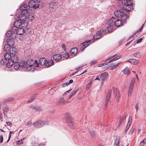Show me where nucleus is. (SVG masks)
Instances as JSON below:
<instances>
[{
    "mask_svg": "<svg viewBox=\"0 0 146 146\" xmlns=\"http://www.w3.org/2000/svg\"><path fill=\"white\" fill-rule=\"evenodd\" d=\"M103 32L104 31L103 30H99L97 32L96 35L94 36V39H92L91 40H88L87 42L85 41L82 43L80 46L81 50L82 51H83L91 43L93 42L95 40L100 38Z\"/></svg>",
    "mask_w": 146,
    "mask_h": 146,
    "instance_id": "obj_1",
    "label": "nucleus"
},
{
    "mask_svg": "<svg viewBox=\"0 0 146 146\" xmlns=\"http://www.w3.org/2000/svg\"><path fill=\"white\" fill-rule=\"evenodd\" d=\"M33 60L29 59L27 61H24L21 63H20V66L23 68L24 71L33 72L34 71V69H33Z\"/></svg>",
    "mask_w": 146,
    "mask_h": 146,
    "instance_id": "obj_2",
    "label": "nucleus"
},
{
    "mask_svg": "<svg viewBox=\"0 0 146 146\" xmlns=\"http://www.w3.org/2000/svg\"><path fill=\"white\" fill-rule=\"evenodd\" d=\"M28 7L27 4H24L20 7L21 10V15L19 16L20 19L22 20V22H24L25 19H27L26 15L28 12Z\"/></svg>",
    "mask_w": 146,
    "mask_h": 146,
    "instance_id": "obj_3",
    "label": "nucleus"
},
{
    "mask_svg": "<svg viewBox=\"0 0 146 146\" xmlns=\"http://www.w3.org/2000/svg\"><path fill=\"white\" fill-rule=\"evenodd\" d=\"M133 3V2L132 0H128L125 1V4H123L125 5L123 6L122 10H123V12L125 14H126L127 12H128L131 10Z\"/></svg>",
    "mask_w": 146,
    "mask_h": 146,
    "instance_id": "obj_4",
    "label": "nucleus"
},
{
    "mask_svg": "<svg viewBox=\"0 0 146 146\" xmlns=\"http://www.w3.org/2000/svg\"><path fill=\"white\" fill-rule=\"evenodd\" d=\"M45 58H40L39 60V62H38L37 60H33L34 63L33 65L34 66L33 67V69L35 70V67H40V66H43L45 65L46 66V61Z\"/></svg>",
    "mask_w": 146,
    "mask_h": 146,
    "instance_id": "obj_5",
    "label": "nucleus"
},
{
    "mask_svg": "<svg viewBox=\"0 0 146 146\" xmlns=\"http://www.w3.org/2000/svg\"><path fill=\"white\" fill-rule=\"evenodd\" d=\"M114 14L116 17H120L123 20H125L128 18V16L125 14L123 10L121 9L120 10H116L114 12Z\"/></svg>",
    "mask_w": 146,
    "mask_h": 146,
    "instance_id": "obj_6",
    "label": "nucleus"
},
{
    "mask_svg": "<svg viewBox=\"0 0 146 146\" xmlns=\"http://www.w3.org/2000/svg\"><path fill=\"white\" fill-rule=\"evenodd\" d=\"M48 125V122L47 121H37L33 123V125L35 128H39L45 125Z\"/></svg>",
    "mask_w": 146,
    "mask_h": 146,
    "instance_id": "obj_7",
    "label": "nucleus"
},
{
    "mask_svg": "<svg viewBox=\"0 0 146 146\" xmlns=\"http://www.w3.org/2000/svg\"><path fill=\"white\" fill-rule=\"evenodd\" d=\"M11 31L13 33L19 35H22L24 33V30L22 27L18 28L17 27H13L11 28Z\"/></svg>",
    "mask_w": 146,
    "mask_h": 146,
    "instance_id": "obj_8",
    "label": "nucleus"
},
{
    "mask_svg": "<svg viewBox=\"0 0 146 146\" xmlns=\"http://www.w3.org/2000/svg\"><path fill=\"white\" fill-rule=\"evenodd\" d=\"M135 82V79L134 78H133L131 80L130 85L128 88V96H131L133 92Z\"/></svg>",
    "mask_w": 146,
    "mask_h": 146,
    "instance_id": "obj_9",
    "label": "nucleus"
},
{
    "mask_svg": "<svg viewBox=\"0 0 146 146\" xmlns=\"http://www.w3.org/2000/svg\"><path fill=\"white\" fill-rule=\"evenodd\" d=\"M111 90H109L108 91V93L106 97L105 102L104 104V108L105 109L106 108L108 104L109 103L111 95Z\"/></svg>",
    "mask_w": 146,
    "mask_h": 146,
    "instance_id": "obj_10",
    "label": "nucleus"
},
{
    "mask_svg": "<svg viewBox=\"0 0 146 146\" xmlns=\"http://www.w3.org/2000/svg\"><path fill=\"white\" fill-rule=\"evenodd\" d=\"M4 61L3 59H2L1 61V64H4L6 63L5 60H8L11 58V55L10 53H6L4 55Z\"/></svg>",
    "mask_w": 146,
    "mask_h": 146,
    "instance_id": "obj_11",
    "label": "nucleus"
},
{
    "mask_svg": "<svg viewBox=\"0 0 146 146\" xmlns=\"http://www.w3.org/2000/svg\"><path fill=\"white\" fill-rule=\"evenodd\" d=\"M112 89L113 92L114 94L115 95V97L117 99V100L118 101L120 97L119 90L117 88L115 87H113Z\"/></svg>",
    "mask_w": 146,
    "mask_h": 146,
    "instance_id": "obj_12",
    "label": "nucleus"
},
{
    "mask_svg": "<svg viewBox=\"0 0 146 146\" xmlns=\"http://www.w3.org/2000/svg\"><path fill=\"white\" fill-rule=\"evenodd\" d=\"M29 7H33L35 9L39 7L38 4H37L33 0H31L29 1Z\"/></svg>",
    "mask_w": 146,
    "mask_h": 146,
    "instance_id": "obj_13",
    "label": "nucleus"
},
{
    "mask_svg": "<svg viewBox=\"0 0 146 146\" xmlns=\"http://www.w3.org/2000/svg\"><path fill=\"white\" fill-rule=\"evenodd\" d=\"M66 122L68 123V125L72 129L74 128V124L73 123L72 119L71 118H69L68 119H66Z\"/></svg>",
    "mask_w": 146,
    "mask_h": 146,
    "instance_id": "obj_14",
    "label": "nucleus"
},
{
    "mask_svg": "<svg viewBox=\"0 0 146 146\" xmlns=\"http://www.w3.org/2000/svg\"><path fill=\"white\" fill-rule=\"evenodd\" d=\"M108 77V74L107 72H105L101 74L100 76V78L101 80L104 81L107 79Z\"/></svg>",
    "mask_w": 146,
    "mask_h": 146,
    "instance_id": "obj_15",
    "label": "nucleus"
},
{
    "mask_svg": "<svg viewBox=\"0 0 146 146\" xmlns=\"http://www.w3.org/2000/svg\"><path fill=\"white\" fill-rule=\"evenodd\" d=\"M53 59L56 61L62 60L63 58H62V55L60 54H56L53 56Z\"/></svg>",
    "mask_w": 146,
    "mask_h": 146,
    "instance_id": "obj_16",
    "label": "nucleus"
},
{
    "mask_svg": "<svg viewBox=\"0 0 146 146\" xmlns=\"http://www.w3.org/2000/svg\"><path fill=\"white\" fill-rule=\"evenodd\" d=\"M121 57V55L117 56L116 55H115L113 56L112 57L109 58H108L106 60H110L113 57V58L111 59L109 61V62H110L120 58Z\"/></svg>",
    "mask_w": 146,
    "mask_h": 146,
    "instance_id": "obj_17",
    "label": "nucleus"
},
{
    "mask_svg": "<svg viewBox=\"0 0 146 146\" xmlns=\"http://www.w3.org/2000/svg\"><path fill=\"white\" fill-rule=\"evenodd\" d=\"M78 49L76 48H72L70 51L71 55L73 56H75L77 54Z\"/></svg>",
    "mask_w": 146,
    "mask_h": 146,
    "instance_id": "obj_18",
    "label": "nucleus"
},
{
    "mask_svg": "<svg viewBox=\"0 0 146 146\" xmlns=\"http://www.w3.org/2000/svg\"><path fill=\"white\" fill-rule=\"evenodd\" d=\"M54 64V62L53 60H48L46 61V68H48Z\"/></svg>",
    "mask_w": 146,
    "mask_h": 146,
    "instance_id": "obj_19",
    "label": "nucleus"
},
{
    "mask_svg": "<svg viewBox=\"0 0 146 146\" xmlns=\"http://www.w3.org/2000/svg\"><path fill=\"white\" fill-rule=\"evenodd\" d=\"M10 53L13 54H15L17 53V48L15 46L9 48Z\"/></svg>",
    "mask_w": 146,
    "mask_h": 146,
    "instance_id": "obj_20",
    "label": "nucleus"
},
{
    "mask_svg": "<svg viewBox=\"0 0 146 146\" xmlns=\"http://www.w3.org/2000/svg\"><path fill=\"white\" fill-rule=\"evenodd\" d=\"M8 44L10 46H13L15 44V42L13 38H9L7 39Z\"/></svg>",
    "mask_w": 146,
    "mask_h": 146,
    "instance_id": "obj_21",
    "label": "nucleus"
},
{
    "mask_svg": "<svg viewBox=\"0 0 146 146\" xmlns=\"http://www.w3.org/2000/svg\"><path fill=\"white\" fill-rule=\"evenodd\" d=\"M120 64V62H119L117 64H111L110 67V70H112L115 69L119 66Z\"/></svg>",
    "mask_w": 146,
    "mask_h": 146,
    "instance_id": "obj_22",
    "label": "nucleus"
},
{
    "mask_svg": "<svg viewBox=\"0 0 146 146\" xmlns=\"http://www.w3.org/2000/svg\"><path fill=\"white\" fill-rule=\"evenodd\" d=\"M116 20V19L114 17H112L111 19H110L108 22V24L110 25L113 26L114 25V22Z\"/></svg>",
    "mask_w": 146,
    "mask_h": 146,
    "instance_id": "obj_23",
    "label": "nucleus"
},
{
    "mask_svg": "<svg viewBox=\"0 0 146 146\" xmlns=\"http://www.w3.org/2000/svg\"><path fill=\"white\" fill-rule=\"evenodd\" d=\"M3 114L5 118L6 119L7 118V115L6 113L9 110V108L8 106H7L3 108Z\"/></svg>",
    "mask_w": 146,
    "mask_h": 146,
    "instance_id": "obj_24",
    "label": "nucleus"
},
{
    "mask_svg": "<svg viewBox=\"0 0 146 146\" xmlns=\"http://www.w3.org/2000/svg\"><path fill=\"white\" fill-rule=\"evenodd\" d=\"M122 21L120 20H116V21L114 22V25L116 27H119L120 25H122Z\"/></svg>",
    "mask_w": 146,
    "mask_h": 146,
    "instance_id": "obj_25",
    "label": "nucleus"
},
{
    "mask_svg": "<svg viewBox=\"0 0 146 146\" xmlns=\"http://www.w3.org/2000/svg\"><path fill=\"white\" fill-rule=\"evenodd\" d=\"M11 60H10L11 62L13 64L18 62V58L15 55H13L11 56Z\"/></svg>",
    "mask_w": 146,
    "mask_h": 146,
    "instance_id": "obj_26",
    "label": "nucleus"
},
{
    "mask_svg": "<svg viewBox=\"0 0 146 146\" xmlns=\"http://www.w3.org/2000/svg\"><path fill=\"white\" fill-rule=\"evenodd\" d=\"M22 22L21 20L17 21L14 23V27L19 26L22 25Z\"/></svg>",
    "mask_w": 146,
    "mask_h": 146,
    "instance_id": "obj_27",
    "label": "nucleus"
},
{
    "mask_svg": "<svg viewBox=\"0 0 146 146\" xmlns=\"http://www.w3.org/2000/svg\"><path fill=\"white\" fill-rule=\"evenodd\" d=\"M120 140V137H117L115 141V143L114 144V146H120L119 145Z\"/></svg>",
    "mask_w": 146,
    "mask_h": 146,
    "instance_id": "obj_28",
    "label": "nucleus"
},
{
    "mask_svg": "<svg viewBox=\"0 0 146 146\" xmlns=\"http://www.w3.org/2000/svg\"><path fill=\"white\" fill-rule=\"evenodd\" d=\"M113 27V26L110 25V26L108 27L105 30V32L106 33H109L111 32L113 29L112 28Z\"/></svg>",
    "mask_w": 146,
    "mask_h": 146,
    "instance_id": "obj_29",
    "label": "nucleus"
},
{
    "mask_svg": "<svg viewBox=\"0 0 146 146\" xmlns=\"http://www.w3.org/2000/svg\"><path fill=\"white\" fill-rule=\"evenodd\" d=\"M128 61L132 64H138L139 63V60H136L134 59H131Z\"/></svg>",
    "mask_w": 146,
    "mask_h": 146,
    "instance_id": "obj_30",
    "label": "nucleus"
},
{
    "mask_svg": "<svg viewBox=\"0 0 146 146\" xmlns=\"http://www.w3.org/2000/svg\"><path fill=\"white\" fill-rule=\"evenodd\" d=\"M14 63V68L16 70H17L20 67V64L19 62H17Z\"/></svg>",
    "mask_w": 146,
    "mask_h": 146,
    "instance_id": "obj_31",
    "label": "nucleus"
},
{
    "mask_svg": "<svg viewBox=\"0 0 146 146\" xmlns=\"http://www.w3.org/2000/svg\"><path fill=\"white\" fill-rule=\"evenodd\" d=\"M62 58H65L66 59H67L69 58L70 56L68 53H65L64 52H63L62 53Z\"/></svg>",
    "mask_w": 146,
    "mask_h": 146,
    "instance_id": "obj_32",
    "label": "nucleus"
},
{
    "mask_svg": "<svg viewBox=\"0 0 146 146\" xmlns=\"http://www.w3.org/2000/svg\"><path fill=\"white\" fill-rule=\"evenodd\" d=\"M27 19H28L29 20L32 21L34 18V16L33 14H31L29 15L27 17Z\"/></svg>",
    "mask_w": 146,
    "mask_h": 146,
    "instance_id": "obj_33",
    "label": "nucleus"
},
{
    "mask_svg": "<svg viewBox=\"0 0 146 146\" xmlns=\"http://www.w3.org/2000/svg\"><path fill=\"white\" fill-rule=\"evenodd\" d=\"M129 68L128 67H126L122 71V72L124 74H128L129 73Z\"/></svg>",
    "mask_w": 146,
    "mask_h": 146,
    "instance_id": "obj_34",
    "label": "nucleus"
},
{
    "mask_svg": "<svg viewBox=\"0 0 146 146\" xmlns=\"http://www.w3.org/2000/svg\"><path fill=\"white\" fill-rule=\"evenodd\" d=\"M28 23L26 21H25L24 22H22L21 26L22 27L26 28L28 26Z\"/></svg>",
    "mask_w": 146,
    "mask_h": 146,
    "instance_id": "obj_35",
    "label": "nucleus"
},
{
    "mask_svg": "<svg viewBox=\"0 0 146 146\" xmlns=\"http://www.w3.org/2000/svg\"><path fill=\"white\" fill-rule=\"evenodd\" d=\"M90 133L93 139H95L96 137V134L94 131H90Z\"/></svg>",
    "mask_w": 146,
    "mask_h": 146,
    "instance_id": "obj_36",
    "label": "nucleus"
},
{
    "mask_svg": "<svg viewBox=\"0 0 146 146\" xmlns=\"http://www.w3.org/2000/svg\"><path fill=\"white\" fill-rule=\"evenodd\" d=\"M57 6V3L56 2H54L50 4V7L52 8H55Z\"/></svg>",
    "mask_w": 146,
    "mask_h": 146,
    "instance_id": "obj_37",
    "label": "nucleus"
},
{
    "mask_svg": "<svg viewBox=\"0 0 146 146\" xmlns=\"http://www.w3.org/2000/svg\"><path fill=\"white\" fill-rule=\"evenodd\" d=\"M12 31H7L6 33V36L7 37L11 36L12 33Z\"/></svg>",
    "mask_w": 146,
    "mask_h": 146,
    "instance_id": "obj_38",
    "label": "nucleus"
},
{
    "mask_svg": "<svg viewBox=\"0 0 146 146\" xmlns=\"http://www.w3.org/2000/svg\"><path fill=\"white\" fill-rule=\"evenodd\" d=\"M10 46L8 44H5L3 49L4 50V51H7V50H8Z\"/></svg>",
    "mask_w": 146,
    "mask_h": 146,
    "instance_id": "obj_39",
    "label": "nucleus"
},
{
    "mask_svg": "<svg viewBox=\"0 0 146 146\" xmlns=\"http://www.w3.org/2000/svg\"><path fill=\"white\" fill-rule=\"evenodd\" d=\"M14 64L10 60L6 64L8 68H10Z\"/></svg>",
    "mask_w": 146,
    "mask_h": 146,
    "instance_id": "obj_40",
    "label": "nucleus"
},
{
    "mask_svg": "<svg viewBox=\"0 0 146 146\" xmlns=\"http://www.w3.org/2000/svg\"><path fill=\"white\" fill-rule=\"evenodd\" d=\"M125 119V117H121L120 118L119 123V126L122 123L123 121Z\"/></svg>",
    "mask_w": 146,
    "mask_h": 146,
    "instance_id": "obj_41",
    "label": "nucleus"
},
{
    "mask_svg": "<svg viewBox=\"0 0 146 146\" xmlns=\"http://www.w3.org/2000/svg\"><path fill=\"white\" fill-rule=\"evenodd\" d=\"M35 96H33L31 97V98L28 100L27 102L28 103H30L31 102H32L33 100L35 99Z\"/></svg>",
    "mask_w": 146,
    "mask_h": 146,
    "instance_id": "obj_42",
    "label": "nucleus"
},
{
    "mask_svg": "<svg viewBox=\"0 0 146 146\" xmlns=\"http://www.w3.org/2000/svg\"><path fill=\"white\" fill-rule=\"evenodd\" d=\"M146 143V139H145L141 142V143L139 144V145L140 146H142L144 145V144Z\"/></svg>",
    "mask_w": 146,
    "mask_h": 146,
    "instance_id": "obj_43",
    "label": "nucleus"
},
{
    "mask_svg": "<svg viewBox=\"0 0 146 146\" xmlns=\"http://www.w3.org/2000/svg\"><path fill=\"white\" fill-rule=\"evenodd\" d=\"M130 125H130V123H128V124L126 126V127L125 130V133H126V132L127 131L128 129L129 128Z\"/></svg>",
    "mask_w": 146,
    "mask_h": 146,
    "instance_id": "obj_44",
    "label": "nucleus"
},
{
    "mask_svg": "<svg viewBox=\"0 0 146 146\" xmlns=\"http://www.w3.org/2000/svg\"><path fill=\"white\" fill-rule=\"evenodd\" d=\"M72 90V89H70L65 92V93L63 95V96H65L66 95H67L68 93H69Z\"/></svg>",
    "mask_w": 146,
    "mask_h": 146,
    "instance_id": "obj_45",
    "label": "nucleus"
},
{
    "mask_svg": "<svg viewBox=\"0 0 146 146\" xmlns=\"http://www.w3.org/2000/svg\"><path fill=\"white\" fill-rule=\"evenodd\" d=\"M141 55L140 52H138L134 54V56L138 57H139Z\"/></svg>",
    "mask_w": 146,
    "mask_h": 146,
    "instance_id": "obj_46",
    "label": "nucleus"
},
{
    "mask_svg": "<svg viewBox=\"0 0 146 146\" xmlns=\"http://www.w3.org/2000/svg\"><path fill=\"white\" fill-rule=\"evenodd\" d=\"M69 85V83H64L62 85V87H65L66 86H68V85Z\"/></svg>",
    "mask_w": 146,
    "mask_h": 146,
    "instance_id": "obj_47",
    "label": "nucleus"
},
{
    "mask_svg": "<svg viewBox=\"0 0 146 146\" xmlns=\"http://www.w3.org/2000/svg\"><path fill=\"white\" fill-rule=\"evenodd\" d=\"M97 62V61L96 60H93L92 61L90 62V64L91 65L94 64Z\"/></svg>",
    "mask_w": 146,
    "mask_h": 146,
    "instance_id": "obj_48",
    "label": "nucleus"
},
{
    "mask_svg": "<svg viewBox=\"0 0 146 146\" xmlns=\"http://www.w3.org/2000/svg\"><path fill=\"white\" fill-rule=\"evenodd\" d=\"M12 100H13V99L11 98H10L8 99H6V100H5V101H4V103H5L7 102H9V101H12Z\"/></svg>",
    "mask_w": 146,
    "mask_h": 146,
    "instance_id": "obj_49",
    "label": "nucleus"
},
{
    "mask_svg": "<svg viewBox=\"0 0 146 146\" xmlns=\"http://www.w3.org/2000/svg\"><path fill=\"white\" fill-rule=\"evenodd\" d=\"M91 85L90 84H89V83H88L86 88V90H89V89H90V88L91 86Z\"/></svg>",
    "mask_w": 146,
    "mask_h": 146,
    "instance_id": "obj_50",
    "label": "nucleus"
},
{
    "mask_svg": "<svg viewBox=\"0 0 146 146\" xmlns=\"http://www.w3.org/2000/svg\"><path fill=\"white\" fill-rule=\"evenodd\" d=\"M3 136L1 135L0 136V143H2L3 141Z\"/></svg>",
    "mask_w": 146,
    "mask_h": 146,
    "instance_id": "obj_51",
    "label": "nucleus"
},
{
    "mask_svg": "<svg viewBox=\"0 0 146 146\" xmlns=\"http://www.w3.org/2000/svg\"><path fill=\"white\" fill-rule=\"evenodd\" d=\"M132 117L130 116L129 117V119L128 121V123H130V125L131 124V122L132 121Z\"/></svg>",
    "mask_w": 146,
    "mask_h": 146,
    "instance_id": "obj_52",
    "label": "nucleus"
},
{
    "mask_svg": "<svg viewBox=\"0 0 146 146\" xmlns=\"http://www.w3.org/2000/svg\"><path fill=\"white\" fill-rule=\"evenodd\" d=\"M142 40V38H140L138 39L137 41V43H139Z\"/></svg>",
    "mask_w": 146,
    "mask_h": 146,
    "instance_id": "obj_53",
    "label": "nucleus"
},
{
    "mask_svg": "<svg viewBox=\"0 0 146 146\" xmlns=\"http://www.w3.org/2000/svg\"><path fill=\"white\" fill-rule=\"evenodd\" d=\"M138 106H139V105H138V103H137L135 106V108L136 109V111H137Z\"/></svg>",
    "mask_w": 146,
    "mask_h": 146,
    "instance_id": "obj_54",
    "label": "nucleus"
},
{
    "mask_svg": "<svg viewBox=\"0 0 146 146\" xmlns=\"http://www.w3.org/2000/svg\"><path fill=\"white\" fill-rule=\"evenodd\" d=\"M32 124V122L31 121H30L27 123V125H29Z\"/></svg>",
    "mask_w": 146,
    "mask_h": 146,
    "instance_id": "obj_55",
    "label": "nucleus"
},
{
    "mask_svg": "<svg viewBox=\"0 0 146 146\" xmlns=\"http://www.w3.org/2000/svg\"><path fill=\"white\" fill-rule=\"evenodd\" d=\"M63 100V98L62 97L61 98L58 100V102L59 103H60L61 101H62Z\"/></svg>",
    "mask_w": 146,
    "mask_h": 146,
    "instance_id": "obj_56",
    "label": "nucleus"
},
{
    "mask_svg": "<svg viewBox=\"0 0 146 146\" xmlns=\"http://www.w3.org/2000/svg\"><path fill=\"white\" fill-rule=\"evenodd\" d=\"M11 133H10L8 140L7 141V143H8L9 142V140H10V138L11 137Z\"/></svg>",
    "mask_w": 146,
    "mask_h": 146,
    "instance_id": "obj_57",
    "label": "nucleus"
},
{
    "mask_svg": "<svg viewBox=\"0 0 146 146\" xmlns=\"http://www.w3.org/2000/svg\"><path fill=\"white\" fill-rule=\"evenodd\" d=\"M71 95L70 96V97L68 98V99H70V98H71L74 95H75L73 93H72V92L71 93Z\"/></svg>",
    "mask_w": 146,
    "mask_h": 146,
    "instance_id": "obj_58",
    "label": "nucleus"
},
{
    "mask_svg": "<svg viewBox=\"0 0 146 146\" xmlns=\"http://www.w3.org/2000/svg\"><path fill=\"white\" fill-rule=\"evenodd\" d=\"M62 47L64 50H65V46L64 44H63L62 45Z\"/></svg>",
    "mask_w": 146,
    "mask_h": 146,
    "instance_id": "obj_59",
    "label": "nucleus"
},
{
    "mask_svg": "<svg viewBox=\"0 0 146 146\" xmlns=\"http://www.w3.org/2000/svg\"><path fill=\"white\" fill-rule=\"evenodd\" d=\"M78 90H76L73 93L75 95L78 92Z\"/></svg>",
    "mask_w": 146,
    "mask_h": 146,
    "instance_id": "obj_60",
    "label": "nucleus"
},
{
    "mask_svg": "<svg viewBox=\"0 0 146 146\" xmlns=\"http://www.w3.org/2000/svg\"><path fill=\"white\" fill-rule=\"evenodd\" d=\"M78 90H76L73 93L75 95L78 92Z\"/></svg>",
    "mask_w": 146,
    "mask_h": 146,
    "instance_id": "obj_61",
    "label": "nucleus"
},
{
    "mask_svg": "<svg viewBox=\"0 0 146 146\" xmlns=\"http://www.w3.org/2000/svg\"><path fill=\"white\" fill-rule=\"evenodd\" d=\"M143 26H142L141 28L138 31V32H140L143 29Z\"/></svg>",
    "mask_w": 146,
    "mask_h": 146,
    "instance_id": "obj_62",
    "label": "nucleus"
},
{
    "mask_svg": "<svg viewBox=\"0 0 146 146\" xmlns=\"http://www.w3.org/2000/svg\"><path fill=\"white\" fill-rule=\"evenodd\" d=\"M6 123H7V125H10L11 124V123L9 122H6Z\"/></svg>",
    "mask_w": 146,
    "mask_h": 146,
    "instance_id": "obj_63",
    "label": "nucleus"
},
{
    "mask_svg": "<svg viewBox=\"0 0 146 146\" xmlns=\"http://www.w3.org/2000/svg\"><path fill=\"white\" fill-rule=\"evenodd\" d=\"M73 80H72V79L70 80L69 81V84H70V83H72L73 82Z\"/></svg>",
    "mask_w": 146,
    "mask_h": 146,
    "instance_id": "obj_64",
    "label": "nucleus"
}]
</instances>
